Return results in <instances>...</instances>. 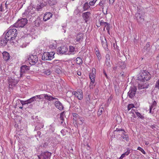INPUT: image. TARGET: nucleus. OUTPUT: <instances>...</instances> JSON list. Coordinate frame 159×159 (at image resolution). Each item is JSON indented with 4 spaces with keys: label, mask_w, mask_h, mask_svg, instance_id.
Masks as SVG:
<instances>
[{
    "label": "nucleus",
    "mask_w": 159,
    "mask_h": 159,
    "mask_svg": "<svg viewBox=\"0 0 159 159\" xmlns=\"http://www.w3.org/2000/svg\"><path fill=\"white\" fill-rule=\"evenodd\" d=\"M151 75L148 71L144 70L138 75V80L144 82L150 80L151 78Z\"/></svg>",
    "instance_id": "obj_1"
},
{
    "label": "nucleus",
    "mask_w": 159,
    "mask_h": 159,
    "mask_svg": "<svg viewBox=\"0 0 159 159\" xmlns=\"http://www.w3.org/2000/svg\"><path fill=\"white\" fill-rule=\"evenodd\" d=\"M27 19L25 18L18 20L13 26L15 27H23L27 23Z\"/></svg>",
    "instance_id": "obj_2"
},
{
    "label": "nucleus",
    "mask_w": 159,
    "mask_h": 159,
    "mask_svg": "<svg viewBox=\"0 0 159 159\" xmlns=\"http://www.w3.org/2000/svg\"><path fill=\"white\" fill-rule=\"evenodd\" d=\"M55 53L53 52H45L43 55L42 59L43 60H51L54 58Z\"/></svg>",
    "instance_id": "obj_3"
},
{
    "label": "nucleus",
    "mask_w": 159,
    "mask_h": 159,
    "mask_svg": "<svg viewBox=\"0 0 159 159\" xmlns=\"http://www.w3.org/2000/svg\"><path fill=\"white\" fill-rule=\"evenodd\" d=\"M22 15L23 16H26L28 19H31L32 17L35 16L36 14L32 10H30V9L28 8L22 14Z\"/></svg>",
    "instance_id": "obj_4"
},
{
    "label": "nucleus",
    "mask_w": 159,
    "mask_h": 159,
    "mask_svg": "<svg viewBox=\"0 0 159 159\" xmlns=\"http://www.w3.org/2000/svg\"><path fill=\"white\" fill-rule=\"evenodd\" d=\"M19 80L18 77L15 75L11 77V78L9 80V87L12 88L13 86H15L17 84Z\"/></svg>",
    "instance_id": "obj_5"
},
{
    "label": "nucleus",
    "mask_w": 159,
    "mask_h": 159,
    "mask_svg": "<svg viewBox=\"0 0 159 159\" xmlns=\"http://www.w3.org/2000/svg\"><path fill=\"white\" fill-rule=\"evenodd\" d=\"M115 131L119 132V133L121 134V137L123 139L128 141L129 140L128 135L126 134V132L123 129H121L117 128L115 130Z\"/></svg>",
    "instance_id": "obj_6"
},
{
    "label": "nucleus",
    "mask_w": 159,
    "mask_h": 159,
    "mask_svg": "<svg viewBox=\"0 0 159 159\" xmlns=\"http://www.w3.org/2000/svg\"><path fill=\"white\" fill-rule=\"evenodd\" d=\"M14 26L13 25L11 26L9 28V29L7 30V32L6 33V36L9 35V36L10 35V34H15L17 35V30L14 28Z\"/></svg>",
    "instance_id": "obj_7"
},
{
    "label": "nucleus",
    "mask_w": 159,
    "mask_h": 159,
    "mask_svg": "<svg viewBox=\"0 0 159 159\" xmlns=\"http://www.w3.org/2000/svg\"><path fill=\"white\" fill-rule=\"evenodd\" d=\"M30 64L32 65L36 63L38 60V58L36 55H31L28 58Z\"/></svg>",
    "instance_id": "obj_8"
},
{
    "label": "nucleus",
    "mask_w": 159,
    "mask_h": 159,
    "mask_svg": "<svg viewBox=\"0 0 159 159\" xmlns=\"http://www.w3.org/2000/svg\"><path fill=\"white\" fill-rule=\"evenodd\" d=\"M136 90L137 89L135 87H133L130 88V90L128 93V95L129 98H132L134 96Z\"/></svg>",
    "instance_id": "obj_9"
},
{
    "label": "nucleus",
    "mask_w": 159,
    "mask_h": 159,
    "mask_svg": "<svg viewBox=\"0 0 159 159\" xmlns=\"http://www.w3.org/2000/svg\"><path fill=\"white\" fill-rule=\"evenodd\" d=\"M68 50V49L66 46H61L57 49V53L58 54H63L66 53Z\"/></svg>",
    "instance_id": "obj_10"
},
{
    "label": "nucleus",
    "mask_w": 159,
    "mask_h": 159,
    "mask_svg": "<svg viewBox=\"0 0 159 159\" xmlns=\"http://www.w3.org/2000/svg\"><path fill=\"white\" fill-rule=\"evenodd\" d=\"M72 94L75 95L79 100H81L83 98V92L82 90H80L79 91L73 92Z\"/></svg>",
    "instance_id": "obj_11"
},
{
    "label": "nucleus",
    "mask_w": 159,
    "mask_h": 159,
    "mask_svg": "<svg viewBox=\"0 0 159 159\" xmlns=\"http://www.w3.org/2000/svg\"><path fill=\"white\" fill-rule=\"evenodd\" d=\"M100 24L101 26H104V28L103 29L104 30L106 28L107 30V33L109 34V24L108 23L101 21L100 22Z\"/></svg>",
    "instance_id": "obj_12"
},
{
    "label": "nucleus",
    "mask_w": 159,
    "mask_h": 159,
    "mask_svg": "<svg viewBox=\"0 0 159 159\" xmlns=\"http://www.w3.org/2000/svg\"><path fill=\"white\" fill-rule=\"evenodd\" d=\"M29 70V67L26 65L22 66L20 67V76L23 73H26Z\"/></svg>",
    "instance_id": "obj_13"
},
{
    "label": "nucleus",
    "mask_w": 159,
    "mask_h": 159,
    "mask_svg": "<svg viewBox=\"0 0 159 159\" xmlns=\"http://www.w3.org/2000/svg\"><path fill=\"white\" fill-rule=\"evenodd\" d=\"M17 35L10 34V35L9 36V35L6 36L5 35L6 39H8V40L12 41V42L13 43L15 42L14 41V40H15V39L17 38H16Z\"/></svg>",
    "instance_id": "obj_14"
},
{
    "label": "nucleus",
    "mask_w": 159,
    "mask_h": 159,
    "mask_svg": "<svg viewBox=\"0 0 159 159\" xmlns=\"http://www.w3.org/2000/svg\"><path fill=\"white\" fill-rule=\"evenodd\" d=\"M51 154H52L50 152L47 151L41 153V155L43 157V159H46L47 158H50Z\"/></svg>",
    "instance_id": "obj_15"
},
{
    "label": "nucleus",
    "mask_w": 159,
    "mask_h": 159,
    "mask_svg": "<svg viewBox=\"0 0 159 159\" xmlns=\"http://www.w3.org/2000/svg\"><path fill=\"white\" fill-rule=\"evenodd\" d=\"M100 38L102 47L105 49L107 48V43L105 38L104 37H101Z\"/></svg>",
    "instance_id": "obj_16"
},
{
    "label": "nucleus",
    "mask_w": 159,
    "mask_h": 159,
    "mask_svg": "<svg viewBox=\"0 0 159 159\" xmlns=\"http://www.w3.org/2000/svg\"><path fill=\"white\" fill-rule=\"evenodd\" d=\"M148 85L146 83L141 82L138 85V89H143L147 88Z\"/></svg>",
    "instance_id": "obj_17"
},
{
    "label": "nucleus",
    "mask_w": 159,
    "mask_h": 159,
    "mask_svg": "<svg viewBox=\"0 0 159 159\" xmlns=\"http://www.w3.org/2000/svg\"><path fill=\"white\" fill-rule=\"evenodd\" d=\"M52 16V14L50 12H46L44 15L43 17V20L44 21H46L47 20L49 19Z\"/></svg>",
    "instance_id": "obj_18"
},
{
    "label": "nucleus",
    "mask_w": 159,
    "mask_h": 159,
    "mask_svg": "<svg viewBox=\"0 0 159 159\" xmlns=\"http://www.w3.org/2000/svg\"><path fill=\"white\" fill-rule=\"evenodd\" d=\"M8 40L6 39V37L4 38L3 37L0 39V45L2 46H5L7 43Z\"/></svg>",
    "instance_id": "obj_19"
},
{
    "label": "nucleus",
    "mask_w": 159,
    "mask_h": 159,
    "mask_svg": "<svg viewBox=\"0 0 159 159\" xmlns=\"http://www.w3.org/2000/svg\"><path fill=\"white\" fill-rule=\"evenodd\" d=\"M55 104L56 107L60 110H62L63 109V107L62 104L59 101L55 102Z\"/></svg>",
    "instance_id": "obj_20"
},
{
    "label": "nucleus",
    "mask_w": 159,
    "mask_h": 159,
    "mask_svg": "<svg viewBox=\"0 0 159 159\" xmlns=\"http://www.w3.org/2000/svg\"><path fill=\"white\" fill-rule=\"evenodd\" d=\"M3 55V58L4 60L7 61L10 58V56L9 54L6 52H3L2 53Z\"/></svg>",
    "instance_id": "obj_21"
},
{
    "label": "nucleus",
    "mask_w": 159,
    "mask_h": 159,
    "mask_svg": "<svg viewBox=\"0 0 159 159\" xmlns=\"http://www.w3.org/2000/svg\"><path fill=\"white\" fill-rule=\"evenodd\" d=\"M24 41L23 40L22 38H20L19 39H18L17 40H16V42H17L18 43V45L20 47H22V48L25 47L26 46L25 44H21Z\"/></svg>",
    "instance_id": "obj_22"
},
{
    "label": "nucleus",
    "mask_w": 159,
    "mask_h": 159,
    "mask_svg": "<svg viewBox=\"0 0 159 159\" xmlns=\"http://www.w3.org/2000/svg\"><path fill=\"white\" fill-rule=\"evenodd\" d=\"M134 112H135L136 114V115H137V116L139 118H141V119H143L144 118L143 116L140 113H139V112H136L134 110H133V109H132L131 110V111L130 112V113H132L133 114L132 116L134 115V116H135V115L134 114Z\"/></svg>",
    "instance_id": "obj_23"
},
{
    "label": "nucleus",
    "mask_w": 159,
    "mask_h": 159,
    "mask_svg": "<svg viewBox=\"0 0 159 159\" xmlns=\"http://www.w3.org/2000/svg\"><path fill=\"white\" fill-rule=\"evenodd\" d=\"M44 126V125L41 123H38L37 125L36 126L34 130L36 131L38 130H40Z\"/></svg>",
    "instance_id": "obj_24"
},
{
    "label": "nucleus",
    "mask_w": 159,
    "mask_h": 159,
    "mask_svg": "<svg viewBox=\"0 0 159 159\" xmlns=\"http://www.w3.org/2000/svg\"><path fill=\"white\" fill-rule=\"evenodd\" d=\"M90 13L89 12H87L84 13L83 14V16L86 21H87L86 19H88L90 15Z\"/></svg>",
    "instance_id": "obj_25"
},
{
    "label": "nucleus",
    "mask_w": 159,
    "mask_h": 159,
    "mask_svg": "<svg viewBox=\"0 0 159 159\" xmlns=\"http://www.w3.org/2000/svg\"><path fill=\"white\" fill-rule=\"evenodd\" d=\"M44 6H45V5L43 3H41L40 5L37 6L36 10L38 11H41L42 10V8Z\"/></svg>",
    "instance_id": "obj_26"
},
{
    "label": "nucleus",
    "mask_w": 159,
    "mask_h": 159,
    "mask_svg": "<svg viewBox=\"0 0 159 159\" xmlns=\"http://www.w3.org/2000/svg\"><path fill=\"white\" fill-rule=\"evenodd\" d=\"M83 34L82 33L79 34L76 37V41L77 42L80 41H82L83 39Z\"/></svg>",
    "instance_id": "obj_27"
},
{
    "label": "nucleus",
    "mask_w": 159,
    "mask_h": 159,
    "mask_svg": "<svg viewBox=\"0 0 159 159\" xmlns=\"http://www.w3.org/2000/svg\"><path fill=\"white\" fill-rule=\"evenodd\" d=\"M91 94L88 93L86 98V101L87 103H90L91 102L92 98L91 97Z\"/></svg>",
    "instance_id": "obj_28"
},
{
    "label": "nucleus",
    "mask_w": 159,
    "mask_h": 159,
    "mask_svg": "<svg viewBox=\"0 0 159 159\" xmlns=\"http://www.w3.org/2000/svg\"><path fill=\"white\" fill-rule=\"evenodd\" d=\"M42 21L39 19H37L34 21L35 25L36 27H39L41 24Z\"/></svg>",
    "instance_id": "obj_29"
},
{
    "label": "nucleus",
    "mask_w": 159,
    "mask_h": 159,
    "mask_svg": "<svg viewBox=\"0 0 159 159\" xmlns=\"http://www.w3.org/2000/svg\"><path fill=\"white\" fill-rule=\"evenodd\" d=\"M95 75L89 74V77L91 81H92V82H95Z\"/></svg>",
    "instance_id": "obj_30"
},
{
    "label": "nucleus",
    "mask_w": 159,
    "mask_h": 159,
    "mask_svg": "<svg viewBox=\"0 0 159 159\" xmlns=\"http://www.w3.org/2000/svg\"><path fill=\"white\" fill-rule=\"evenodd\" d=\"M130 153V150L128 148L127 149V151L125 153H123L121 155V157L124 158L125 156H128Z\"/></svg>",
    "instance_id": "obj_31"
},
{
    "label": "nucleus",
    "mask_w": 159,
    "mask_h": 159,
    "mask_svg": "<svg viewBox=\"0 0 159 159\" xmlns=\"http://www.w3.org/2000/svg\"><path fill=\"white\" fill-rule=\"evenodd\" d=\"M90 6L89 5L88 3L87 2L85 3L83 7V9L84 11H85L88 9L89 7Z\"/></svg>",
    "instance_id": "obj_32"
},
{
    "label": "nucleus",
    "mask_w": 159,
    "mask_h": 159,
    "mask_svg": "<svg viewBox=\"0 0 159 159\" xmlns=\"http://www.w3.org/2000/svg\"><path fill=\"white\" fill-rule=\"evenodd\" d=\"M77 52L75 50V48L73 46H70V54H74Z\"/></svg>",
    "instance_id": "obj_33"
},
{
    "label": "nucleus",
    "mask_w": 159,
    "mask_h": 159,
    "mask_svg": "<svg viewBox=\"0 0 159 159\" xmlns=\"http://www.w3.org/2000/svg\"><path fill=\"white\" fill-rule=\"evenodd\" d=\"M56 3V0H50L48 3L51 6L55 5Z\"/></svg>",
    "instance_id": "obj_34"
},
{
    "label": "nucleus",
    "mask_w": 159,
    "mask_h": 159,
    "mask_svg": "<svg viewBox=\"0 0 159 159\" xmlns=\"http://www.w3.org/2000/svg\"><path fill=\"white\" fill-rule=\"evenodd\" d=\"M36 97L34 96L30 98L27 100L28 102L29 103H30L33 102L34 100H36Z\"/></svg>",
    "instance_id": "obj_35"
},
{
    "label": "nucleus",
    "mask_w": 159,
    "mask_h": 159,
    "mask_svg": "<svg viewBox=\"0 0 159 159\" xmlns=\"http://www.w3.org/2000/svg\"><path fill=\"white\" fill-rule=\"evenodd\" d=\"M44 74L47 75H49L51 73V71L50 69H47L45 70L43 72Z\"/></svg>",
    "instance_id": "obj_36"
},
{
    "label": "nucleus",
    "mask_w": 159,
    "mask_h": 159,
    "mask_svg": "<svg viewBox=\"0 0 159 159\" xmlns=\"http://www.w3.org/2000/svg\"><path fill=\"white\" fill-rule=\"evenodd\" d=\"M59 119L60 120H61L60 121L61 124H62L64 120L63 113H62L60 114V116Z\"/></svg>",
    "instance_id": "obj_37"
},
{
    "label": "nucleus",
    "mask_w": 159,
    "mask_h": 159,
    "mask_svg": "<svg viewBox=\"0 0 159 159\" xmlns=\"http://www.w3.org/2000/svg\"><path fill=\"white\" fill-rule=\"evenodd\" d=\"M35 97H36V99L37 98H39L40 99H43L44 98V94L39 95H37L35 96Z\"/></svg>",
    "instance_id": "obj_38"
},
{
    "label": "nucleus",
    "mask_w": 159,
    "mask_h": 159,
    "mask_svg": "<svg viewBox=\"0 0 159 159\" xmlns=\"http://www.w3.org/2000/svg\"><path fill=\"white\" fill-rule=\"evenodd\" d=\"M82 62L81 59L80 57H77L76 59V62L77 64H80Z\"/></svg>",
    "instance_id": "obj_39"
},
{
    "label": "nucleus",
    "mask_w": 159,
    "mask_h": 159,
    "mask_svg": "<svg viewBox=\"0 0 159 159\" xmlns=\"http://www.w3.org/2000/svg\"><path fill=\"white\" fill-rule=\"evenodd\" d=\"M55 71L58 74H60L62 73L61 70L59 67H57L56 68Z\"/></svg>",
    "instance_id": "obj_40"
},
{
    "label": "nucleus",
    "mask_w": 159,
    "mask_h": 159,
    "mask_svg": "<svg viewBox=\"0 0 159 159\" xmlns=\"http://www.w3.org/2000/svg\"><path fill=\"white\" fill-rule=\"evenodd\" d=\"M78 121L79 124H82L84 121V119L83 118H79L78 119Z\"/></svg>",
    "instance_id": "obj_41"
},
{
    "label": "nucleus",
    "mask_w": 159,
    "mask_h": 159,
    "mask_svg": "<svg viewBox=\"0 0 159 159\" xmlns=\"http://www.w3.org/2000/svg\"><path fill=\"white\" fill-rule=\"evenodd\" d=\"M95 85L94 82H93L91 81V82L89 85V87L90 89H93Z\"/></svg>",
    "instance_id": "obj_42"
},
{
    "label": "nucleus",
    "mask_w": 159,
    "mask_h": 159,
    "mask_svg": "<svg viewBox=\"0 0 159 159\" xmlns=\"http://www.w3.org/2000/svg\"><path fill=\"white\" fill-rule=\"evenodd\" d=\"M134 107V106L132 104H130L128 105V110L129 111L131 108Z\"/></svg>",
    "instance_id": "obj_43"
},
{
    "label": "nucleus",
    "mask_w": 159,
    "mask_h": 159,
    "mask_svg": "<svg viewBox=\"0 0 159 159\" xmlns=\"http://www.w3.org/2000/svg\"><path fill=\"white\" fill-rule=\"evenodd\" d=\"M137 150L140 151L143 154H145L146 153V152L141 147H139L137 149Z\"/></svg>",
    "instance_id": "obj_44"
},
{
    "label": "nucleus",
    "mask_w": 159,
    "mask_h": 159,
    "mask_svg": "<svg viewBox=\"0 0 159 159\" xmlns=\"http://www.w3.org/2000/svg\"><path fill=\"white\" fill-rule=\"evenodd\" d=\"M139 20H138V21L139 22H143L144 20V18L143 16H139Z\"/></svg>",
    "instance_id": "obj_45"
},
{
    "label": "nucleus",
    "mask_w": 159,
    "mask_h": 159,
    "mask_svg": "<svg viewBox=\"0 0 159 159\" xmlns=\"http://www.w3.org/2000/svg\"><path fill=\"white\" fill-rule=\"evenodd\" d=\"M20 103H21V104H22V105H24L27 104H28L29 103L28 102L27 100L25 101H23V100H20Z\"/></svg>",
    "instance_id": "obj_46"
},
{
    "label": "nucleus",
    "mask_w": 159,
    "mask_h": 159,
    "mask_svg": "<svg viewBox=\"0 0 159 159\" xmlns=\"http://www.w3.org/2000/svg\"><path fill=\"white\" fill-rule=\"evenodd\" d=\"M106 62H107L108 63H109L110 62V59L109 55L108 54L106 56Z\"/></svg>",
    "instance_id": "obj_47"
},
{
    "label": "nucleus",
    "mask_w": 159,
    "mask_h": 159,
    "mask_svg": "<svg viewBox=\"0 0 159 159\" xmlns=\"http://www.w3.org/2000/svg\"><path fill=\"white\" fill-rule=\"evenodd\" d=\"M156 104L157 103L155 101H154L153 102H152V104L150 107L152 108H153V107H155L156 106Z\"/></svg>",
    "instance_id": "obj_48"
},
{
    "label": "nucleus",
    "mask_w": 159,
    "mask_h": 159,
    "mask_svg": "<svg viewBox=\"0 0 159 159\" xmlns=\"http://www.w3.org/2000/svg\"><path fill=\"white\" fill-rule=\"evenodd\" d=\"M90 74H92V75H95L96 74V70L95 68H93L92 70L91 73Z\"/></svg>",
    "instance_id": "obj_49"
},
{
    "label": "nucleus",
    "mask_w": 159,
    "mask_h": 159,
    "mask_svg": "<svg viewBox=\"0 0 159 159\" xmlns=\"http://www.w3.org/2000/svg\"><path fill=\"white\" fill-rule=\"evenodd\" d=\"M49 98L48 99V100H49V101L53 100H56L57 99V98L53 97L51 96H50V97H49Z\"/></svg>",
    "instance_id": "obj_50"
},
{
    "label": "nucleus",
    "mask_w": 159,
    "mask_h": 159,
    "mask_svg": "<svg viewBox=\"0 0 159 159\" xmlns=\"http://www.w3.org/2000/svg\"><path fill=\"white\" fill-rule=\"evenodd\" d=\"M139 16H140V14L139 13H137L135 14V17L136 19L137 20H139Z\"/></svg>",
    "instance_id": "obj_51"
},
{
    "label": "nucleus",
    "mask_w": 159,
    "mask_h": 159,
    "mask_svg": "<svg viewBox=\"0 0 159 159\" xmlns=\"http://www.w3.org/2000/svg\"><path fill=\"white\" fill-rule=\"evenodd\" d=\"M155 87L159 89V79L156 82Z\"/></svg>",
    "instance_id": "obj_52"
},
{
    "label": "nucleus",
    "mask_w": 159,
    "mask_h": 159,
    "mask_svg": "<svg viewBox=\"0 0 159 159\" xmlns=\"http://www.w3.org/2000/svg\"><path fill=\"white\" fill-rule=\"evenodd\" d=\"M96 54L98 57V59L100 60L101 58L100 54L99 52L96 51Z\"/></svg>",
    "instance_id": "obj_53"
},
{
    "label": "nucleus",
    "mask_w": 159,
    "mask_h": 159,
    "mask_svg": "<svg viewBox=\"0 0 159 159\" xmlns=\"http://www.w3.org/2000/svg\"><path fill=\"white\" fill-rule=\"evenodd\" d=\"M50 96H49L47 94H44V98H45L46 100H48V99L49 98V97H50Z\"/></svg>",
    "instance_id": "obj_54"
},
{
    "label": "nucleus",
    "mask_w": 159,
    "mask_h": 159,
    "mask_svg": "<svg viewBox=\"0 0 159 159\" xmlns=\"http://www.w3.org/2000/svg\"><path fill=\"white\" fill-rule=\"evenodd\" d=\"M102 112V108H100L99 109L98 111V115H100L101 114Z\"/></svg>",
    "instance_id": "obj_55"
},
{
    "label": "nucleus",
    "mask_w": 159,
    "mask_h": 159,
    "mask_svg": "<svg viewBox=\"0 0 159 159\" xmlns=\"http://www.w3.org/2000/svg\"><path fill=\"white\" fill-rule=\"evenodd\" d=\"M89 6H93L95 3L93 1H90L89 3Z\"/></svg>",
    "instance_id": "obj_56"
},
{
    "label": "nucleus",
    "mask_w": 159,
    "mask_h": 159,
    "mask_svg": "<svg viewBox=\"0 0 159 159\" xmlns=\"http://www.w3.org/2000/svg\"><path fill=\"white\" fill-rule=\"evenodd\" d=\"M104 3V2L103 1H101L98 4V5L100 6H102Z\"/></svg>",
    "instance_id": "obj_57"
},
{
    "label": "nucleus",
    "mask_w": 159,
    "mask_h": 159,
    "mask_svg": "<svg viewBox=\"0 0 159 159\" xmlns=\"http://www.w3.org/2000/svg\"><path fill=\"white\" fill-rule=\"evenodd\" d=\"M77 120V118H76V117L73 118V121L74 123H75V124H76L77 123V122H76Z\"/></svg>",
    "instance_id": "obj_58"
},
{
    "label": "nucleus",
    "mask_w": 159,
    "mask_h": 159,
    "mask_svg": "<svg viewBox=\"0 0 159 159\" xmlns=\"http://www.w3.org/2000/svg\"><path fill=\"white\" fill-rule=\"evenodd\" d=\"M3 11V8L2 7V5L1 4L0 6V11Z\"/></svg>",
    "instance_id": "obj_59"
},
{
    "label": "nucleus",
    "mask_w": 159,
    "mask_h": 159,
    "mask_svg": "<svg viewBox=\"0 0 159 159\" xmlns=\"http://www.w3.org/2000/svg\"><path fill=\"white\" fill-rule=\"evenodd\" d=\"M120 66L122 68H124L126 66V65L123 63L122 65H120Z\"/></svg>",
    "instance_id": "obj_60"
},
{
    "label": "nucleus",
    "mask_w": 159,
    "mask_h": 159,
    "mask_svg": "<svg viewBox=\"0 0 159 159\" xmlns=\"http://www.w3.org/2000/svg\"><path fill=\"white\" fill-rule=\"evenodd\" d=\"M73 116L74 117V118L76 117L77 118V117L78 116V115L76 113H73Z\"/></svg>",
    "instance_id": "obj_61"
},
{
    "label": "nucleus",
    "mask_w": 159,
    "mask_h": 159,
    "mask_svg": "<svg viewBox=\"0 0 159 159\" xmlns=\"http://www.w3.org/2000/svg\"><path fill=\"white\" fill-rule=\"evenodd\" d=\"M59 60H55L53 61V63H58L59 61Z\"/></svg>",
    "instance_id": "obj_62"
},
{
    "label": "nucleus",
    "mask_w": 159,
    "mask_h": 159,
    "mask_svg": "<svg viewBox=\"0 0 159 159\" xmlns=\"http://www.w3.org/2000/svg\"><path fill=\"white\" fill-rule=\"evenodd\" d=\"M48 143H45L43 144V147H46L48 146Z\"/></svg>",
    "instance_id": "obj_63"
},
{
    "label": "nucleus",
    "mask_w": 159,
    "mask_h": 159,
    "mask_svg": "<svg viewBox=\"0 0 159 159\" xmlns=\"http://www.w3.org/2000/svg\"><path fill=\"white\" fill-rule=\"evenodd\" d=\"M37 133L38 135L39 136L41 135V132L39 131H38L37 132Z\"/></svg>",
    "instance_id": "obj_64"
}]
</instances>
